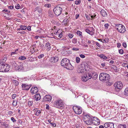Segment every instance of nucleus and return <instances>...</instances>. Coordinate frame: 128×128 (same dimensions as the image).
Here are the masks:
<instances>
[{
	"label": "nucleus",
	"instance_id": "obj_1",
	"mask_svg": "<svg viewBox=\"0 0 128 128\" xmlns=\"http://www.w3.org/2000/svg\"><path fill=\"white\" fill-rule=\"evenodd\" d=\"M61 64L62 66L68 70H72L73 68V67L70 63L69 60L66 58L62 60L61 62Z\"/></svg>",
	"mask_w": 128,
	"mask_h": 128
},
{
	"label": "nucleus",
	"instance_id": "obj_2",
	"mask_svg": "<svg viewBox=\"0 0 128 128\" xmlns=\"http://www.w3.org/2000/svg\"><path fill=\"white\" fill-rule=\"evenodd\" d=\"M110 75L106 73H101L99 76V79L100 81L106 82H108L110 80Z\"/></svg>",
	"mask_w": 128,
	"mask_h": 128
},
{
	"label": "nucleus",
	"instance_id": "obj_3",
	"mask_svg": "<svg viewBox=\"0 0 128 128\" xmlns=\"http://www.w3.org/2000/svg\"><path fill=\"white\" fill-rule=\"evenodd\" d=\"M88 64L85 63H83L81 64L80 68L77 70L78 73H82L85 71L89 70V68L88 66Z\"/></svg>",
	"mask_w": 128,
	"mask_h": 128
},
{
	"label": "nucleus",
	"instance_id": "obj_4",
	"mask_svg": "<svg viewBox=\"0 0 128 128\" xmlns=\"http://www.w3.org/2000/svg\"><path fill=\"white\" fill-rule=\"evenodd\" d=\"M114 90L116 92H119L122 88L123 85L121 81H118L115 83L114 85Z\"/></svg>",
	"mask_w": 128,
	"mask_h": 128
},
{
	"label": "nucleus",
	"instance_id": "obj_5",
	"mask_svg": "<svg viewBox=\"0 0 128 128\" xmlns=\"http://www.w3.org/2000/svg\"><path fill=\"white\" fill-rule=\"evenodd\" d=\"M64 104L63 101L61 100H56L54 102L53 106L58 108H62Z\"/></svg>",
	"mask_w": 128,
	"mask_h": 128
},
{
	"label": "nucleus",
	"instance_id": "obj_6",
	"mask_svg": "<svg viewBox=\"0 0 128 128\" xmlns=\"http://www.w3.org/2000/svg\"><path fill=\"white\" fill-rule=\"evenodd\" d=\"M118 32L122 33H124L126 31L124 26L122 25L118 24L115 26Z\"/></svg>",
	"mask_w": 128,
	"mask_h": 128
},
{
	"label": "nucleus",
	"instance_id": "obj_7",
	"mask_svg": "<svg viewBox=\"0 0 128 128\" xmlns=\"http://www.w3.org/2000/svg\"><path fill=\"white\" fill-rule=\"evenodd\" d=\"M62 10V8L60 6H57L53 9L54 13L56 16H58L60 15Z\"/></svg>",
	"mask_w": 128,
	"mask_h": 128
},
{
	"label": "nucleus",
	"instance_id": "obj_8",
	"mask_svg": "<svg viewBox=\"0 0 128 128\" xmlns=\"http://www.w3.org/2000/svg\"><path fill=\"white\" fill-rule=\"evenodd\" d=\"M72 108L76 114H80L82 113V110L80 107L74 106H73Z\"/></svg>",
	"mask_w": 128,
	"mask_h": 128
},
{
	"label": "nucleus",
	"instance_id": "obj_9",
	"mask_svg": "<svg viewBox=\"0 0 128 128\" xmlns=\"http://www.w3.org/2000/svg\"><path fill=\"white\" fill-rule=\"evenodd\" d=\"M92 78L91 74L89 72L86 74V75H84V76H82L81 79L82 81L86 82L89 79H91Z\"/></svg>",
	"mask_w": 128,
	"mask_h": 128
},
{
	"label": "nucleus",
	"instance_id": "obj_10",
	"mask_svg": "<svg viewBox=\"0 0 128 128\" xmlns=\"http://www.w3.org/2000/svg\"><path fill=\"white\" fill-rule=\"evenodd\" d=\"M114 124L112 122L106 123L104 124V126L106 128H114Z\"/></svg>",
	"mask_w": 128,
	"mask_h": 128
},
{
	"label": "nucleus",
	"instance_id": "obj_11",
	"mask_svg": "<svg viewBox=\"0 0 128 128\" xmlns=\"http://www.w3.org/2000/svg\"><path fill=\"white\" fill-rule=\"evenodd\" d=\"M5 66L4 65L2 66V64L1 63H0V72H7L9 71L8 69L5 68L4 69V68H5Z\"/></svg>",
	"mask_w": 128,
	"mask_h": 128
},
{
	"label": "nucleus",
	"instance_id": "obj_12",
	"mask_svg": "<svg viewBox=\"0 0 128 128\" xmlns=\"http://www.w3.org/2000/svg\"><path fill=\"white\" fill-rule=\"evenodd\" d=\"M52 99V97L49 94L46 95L43 99V101H50Z\"/></svg>",
	"mask_w": 128,
	"mask_h": 128
},
{
	"label": "nucleus",
	"instance_id": "obj_13",
	"mask_svg": "<svg viewBox=\"0 0 128 128\" xmlns=\"http://www.w3.org/2000/svg\"><path fill=\"white\" fill-rule=\"evenodd\" d=\"M58 56L52 57L50 60V62L51 63H54L58 61Z\"/></svg>",
	"mask_w": 128,
	"mask_h": 128
},
{
	"label": "nucleus",
	"instance_id": "obj_14",
	"mask_svg": "<svg viewBox=\"0 0 128 128\" xmlns=\"http://www.w3.org/2000/svg\"><path fill=\"white\" fill-rule=\"evenodd\" d=\"M31 85H30V86L28 85L27 84H22V86L23 90H28L30 88Z\"/></svg>",
	"mask_w": 128,
	"mask_h": 128
},
{
	"label": "nucleus",
	"instance_id": "obj_15",
	"mask_svg": "<svg viewBox=\"0 0 128 128\" xmlns=\"http://www.w3.org/2000/svg\"><path fill=\"white\" fill-rule=\"evenodd\" d=\"M11 63V65L13 68H15L16 69V68H17V63H18L15 60H12L10 62Z\"/></svg>",
	"mask_w": 128,
	"mask_h": 128
},
{
	"label": "nucleus",
	"instance_id": "obj_16",
	"mask_svg": "<svg viewBox=\"0 0 128 128\" xmlns=\"http://www.w3.org/2000/svg\"><path fill=\"white\" fill-rule=\"evenodd\" d=\"M40 98V96L39 94H37L34 95V96H33V98H32L34 100L38 101L39 100Z\"/></svg>",
	"mask_w": 128,
	"mask_h": 128
},
{
	"label": "nucleus",
	"instance_id": "obj_17",
	"mask_svg": "<svg viewBox=\"0 0 128 128\" xmlns=\"http://www.w3.org/2000/svg\"><path fill=\"white\" fill-rule=\"evenodd\" d=\"M7 58L6 56H5L4 57L1 58L0 61V62L2 64V65H4L5 66V64H6L5 62L7 59Z\"/></svg>",
	"mask_w": 128,
	"mask_h": 128
},
{
	"label": "nucleus",
	"instance_id": "obj_18",
	"mask_svg": "<svg viewBox=\"0 0 128 128\" xmlns=\"http://www.w3.org/2000/svg\"><path fill=\"white\" fill-rule=\"evenodd\" d=\"M92 118L91 119H88V120H84V122L86 124L88 125H90L92 124Z\"/></svg>",
	"mask_w": 128,
	"mask_h": 128
},
{
	"label": "nucleus",
	"instance_id": "obj_19",
	"mask_svg": "<svg viewBox=\"0 0 128 128\" xmlns=\"http://www.w3.org/2000/svg\"><path fill=\"white\" fill-rule=\"evenodd\" d=\"M16 70L21 71L24 70V69L23 65H21L17 66V68H16Z\"/></svg>",
	"mask_w": 128,
	"mask_h": 128
},
{
	"label": "nucleus",
	"instance_id": "obj_20",
	"mask_svg": "<svg viewBox=\"0 0 128 128\" xmlns=\"http://www.w3.org/2000/svg\"><path fill=\"white\" fill-rule=\"evenodd\" d=\"M92 78L94 80H96L97 78L98 75L95 72H92V74H91Z\"/></svg>",
	"mask_w": 128,
	"mask_h": 128
},
{
	"label": "nucleus",
	"instance_id": "obj_21",
	"mask_svg": "<svg viewBox=\"0 0 128 128\" xmlns=\"http://www.w3.org/2000/svg\"><path fill=\"white\" fill-rule=\"evenodd\" d=\"M83 116L84 117V120H88V119H91V118H92L90 116L89 114H84V113L83 114Z\"/></svg>",
	"mask_w": 128,
	"mask_h": 128
},
{
	"label": "nucleus",
	"instance_id": "obj_22",
	"mask_svg": "<svg viewBox=\"0 0 128 128\" xmlns=\"http://www.w3.org/2000/svg\"><path fill=\"white\" fill-rule=\"evenodd\" d=\"M46 50L47 51H48L50 50L51 48L50 44L48 42L46 43Z\"/></svg>",
	"mask_w": 128,
	"mask_h": 128
},
{
	"label": "nucleus",
	"instance_id": "obj_23",
	"mask_svg": "<svg viewBox=\"0 0 128 128\" xmlns=\"http://www.w3.org/2000/svg\"><path fill=\"white\" fill-rule=\"evenodd\" d=\"M101 15L104 16H107V13L106 11L104 10H102L100 11Z\"/></svg>",
	"mask_w": 128,
	"mask_h": 128
},
{
	"label": "nucleus",
	"instance_id": "obj_24",
	"mask_svg": "<svg viewBox=\"0 0 128 128\" xmlns=\"http://www.w3.org/2000/svg\"><path fill=\"white\" fill-rule=\"evenodd\" d=\"M100 120L99 119L97 120H92V124L96 125H98L100 124Z\"/></svg>",
	"mask_w": 128,
	"mask_h": 128
},
{
	"label": "nucleus",
	"instance_id": "obj_25",
	"mask_svg": "<svg viewBox=\"0 0 128 128\" xmlns=\"http://www.w3.org/2000/svg\"><path fill=\"white\" fill-rule=\"evenodd\" d=\"M69 20L68 19L65 18L62 22V23L64 24V25L65 26H68V22Z\"/></svg>",
	"mask_w": 128,
	"mask_h": 128
},
{
	"label": "nucleus",
	"instance_id": "obj_26",
	"mask_svg": "<svg viewBox=\"0 0 128 128\" xmlns=\"http://www.w3.org/2000/svg\"><path fill=\"white\" fill-rule=\"evenodd\" d=\"M35 11H37L39 13H41L42 12V10L40 6H37L35 9Z\"/></svg>",
	"mask_w": 128,
	"mask_h": 128
},
{
	"label": "nucleus",
	"instance_id": "obj_27",
	"mask_svg": "<svg viewBox=\"0 0 128 128\" xmlns=\"http://www.w3.org/2000/svg\"><path fill=\"white\" fill-rule=\"evenodd\" d=\"M18 49H16L14 52H11L10 55L11 56H12L13 55H15L18 54Z\"/></svg>",
	"mask_w": 128,
	"mask_h": 128
},
{
	"label": "nucleus",
	"instance_id": "obj_28",
	"mask_svg": "<svg viewBox=\"0 0 128 128\" xmlns=\"http://www.w3.org/2000/svg\"><path fill=\"white\" fill-rule=\"evenodd\" d=\"M38 92V89L37 87H34V90H32V94H35Z\"/></svg>",
	"mask_w": 128,
	"mask_h": 128
},
{
	"label": "nucleus",
	"instance_id": "obj_29",
	"mask_svg": "<svg viewBox=\"0 0 128 128\" xmlns=\"http://www.w3.org/2000/svg\"><path fill=\"white\" fill-rule=\"evenodd\" d=\"M27 28L26 26H20V28H19L18 29V30H26Z\"/></svg>",
	"mask_w": 128,
	"mask_h": 128
},
{
	"label": "nucleus",
	"instance_id": "obj_30",
	"mask_svg": "<svg viewBox=\"0 0 128 128\" xmlns=\"http://www.w3.org/2000/svg\"><path fill=\"white\" fill-rule=\"evenodd\" d=\"M85 31L88 33L90 35L92 36L93 34V33L92 31H90L89 29H86L85 30Z\"/></svg>",
	"mask_w": 128,
	"mask_h": 128
},
{
	"label": "nucleus",
	"instance_id": "obj_31",
	"mask_svg": "<svg viewBox=\"0 0 128 128\" xmlns=\"http://www.w3.org/2000/svg\"><path fill=\"white\" fill-rule=\"evenodd\" d=\"M76 33L80 37L82 38L83 37L82 34V32H81L78 30L76 32Z\"/></svg>",
	"mask_w": 128,
	"mask_h": 128
},
{
	"label": "nucleus",
	"instance_id": "obj_32",
	"mask_svg": "<svg viewBox=\"0 0 128 128\" xmlns=\"http://www.w3.org/2000/svg\"><path fill=\"white\" fill-rule=\"evenodd\" d=\"M124 94L126 96H128V88H126L125 89Z\"/></svg>",
	"mask_w": 128,
	"mask_h": 128
},
{
	"label": "nucleus",
	"instance_id": "obj_33",
	"mask_svg": "<svg viewBox=\"0 0 128 128\" xmlns=\"http://www.w3.org/2000/svg\"><path fill=\"white\" fill-rule=\"evenodd\" d=\"M126 125L125 124H120L118 126V128H126Z\"/></svg>",
	"mask_w": 128,
	"mask_h": 128
},
{
	"label": "nucleus",
	"instance_id": "obj_34",
	"mask_svg": "<svg viewBox=\"0 0 128 128\" xmlns=\"http://www.w3.org/2000/svg\"><path fill=\"white\" fill-rule=\"evenodd\" d=\"M13 82L14 83V84H15V85L16 86H17L18 85V82L17 80H14Z\"/></svg>",
	"mask_w": 128,
	"mask_h": 128
},
{
	"label": "nucleus",
	"instance_id": "obj_35",
	"mask_svg": "<svg viewBox=\"0 0 128 128\" xmlns=\"http://www.w3.org/2000/svg\"><path fill=\"white\" fill-rule=\"evenodd\" d=\"M80 60V59L78 56L76 57V61L77 63H79Z\"/></svg>",
	"mask_w": 128,
	"mask_h": 128
},
{
	"label": "nucleus",
	"instance_id": "obj_36",
	"mask_svg": "<svg viewBox=\"0 0 128 128\" xmlns=\"http://www.w3.org/2000/svg\"><path fill=\"white\" fill-rule=\"evenodd\" d=\"M48 15L51 17H53L54 15L52 12L51 11H49L48 12Z\"/></svg>",
	"mask_w": 128,
	"mask_h": 128
},
{
	"label": "nucleus",
	"instance_id": "obj_37",
	"mask_svg": "<svg viewBox=\"0 0 128 128\" xmlns=\"http://www.w3.org/2000/svg\"><path fill=\"white\" fill-rule=\"evenodd\" d=\"M17 102L16 100H14L12 103L13 105L14 106H16L17 104Z\"/></svg>",
	"mask_w": 128,
	"mask_h": 128
},
{
	"label": "nucleus",
	"instance_id": "obj_38",
	"mask_svg": "<svg viewBox=\"0 0 128 128\" xmlns=\"http://www.w3.org/2000/svg\"><path fill=\"white\" fill-rule=\"evenodd\" d=\"M41 113V112L40 110H38L36 111V113L35 115L36 116H38Z\"/></svg>",
	"mask_w": 128,
	"mask_h": 128
},
{
	"label": "nucleus",
	"instance_id": "obj_39",
	"mask_svg": "<svg viewBox=\"0 0 128 128\" xmlns=\"http://www.w3.org/2000/svg\"><path fill=\"white\" fill-rule=\"evenodd\" d=\"M81 2L80 0H77L75 2V3L76 4H80Z\"/></svg>",
	"mask_w": 128,
	"mask_h": 128
},
{
	"label": "nucleus",
	"instance_id": "obj_40",
	"mask_svg": "<svg viewBox=\"0 0 128 128\" xmlns=\"http://www.w3.org/2000/svg\"><path fill=\"white\" fill-rule=\"evenodd\" d=\"M1 125L2 126H4L5 128H7L8 126V125L7 124H6L4 122H2L1 124Z\"/></svg>",
	"mask_w": 128,
	"mask_h": 128
},
{
	"label": "nucleus",
	"instance_id": "obj_41",
	"mask_svg": "<svg viewBox=\"0 0 128 128\" xmlns=\"http://www.w3.org/2000/svg\"><path fill=\"white\" fill-rule=\"evenodd\" d=\"M60 19H63L64 18L65 14H60Z\"/></svg>",
	"mask_w": 128,
	"mask_h": 128
},
{
	"label": "nucleus",
	"instance_id": "obj_42",
	"mask_svg": "<svg viewBox=\"0 0 128 128\" xmlns=\"http://www.w3.org/2000/svg\"><path fill=\"white\" fill-rule=\"evenodd\" d=\"M77 40L76 39L74 38L73 39L72 42L73 43L76 44L77 43Z\"/></svg>",
	"mask_w": 128,
	"mask_h": 128
},
{
	"label": "nucleus",
	"instance_id": "obj_43",
	"mask_svg": "<svg viewBox=\"0 0 128 128\" xmlns=\"http://www.w3.org/2000/svg\"><path fill=\"white\" fill-rule=\"evenodd\" d=\"M68 36L70 38H72L73 37L74 35L71 34H69L68 35Z\"/></svg>",
	"mask_w": 128,
	"mask_h": 128
},
{
	"label": "nucleus",
	"instance_id": "obj_44",
	"mask_svg": "<svg viewBox=\"0 0 128 128\" xmlns=\"http://www.w3.org/2000/svg\"><path fill=\"white\" fill-rule=\"evenodd\" d=\"M26 58L25 56H19V59L20 60H24Z\"/></svg>",
	"mask_w": 128,
	"mask_h": 128
},
{
	"label": "nucleus",
	"instance_id": "obj_45",
	"mask_svg": "<svg viewBox=\"0 0 128 128\" xmlns=\"http://www.w3.org/2000/svg\"><path fill=\"white\" fill-rule=\"evenodd\" d=\"M10 67V66H9L8 64H5V68H4V69L5 68H6L8 69L9 70L10 69H9V68Z\"/></svg>",
	"mask_w": 128,
	"mask_h": 128
},
{
	"label": "nucleus",
	"instance_id": "obj_46",
	"mask_svg": "<svg viewBox=\"0 0 128 128\" xmlns=\"http://www.w3.org/2000/svg\"><path fill=\"white\" fill-rule=\"evenodd\" d=\"M93 42H94V43H95L96 45L98 47H100V44L98 43L97 42H94V41Z\"/></svg>",
	"mask_w": 128,
	"mask_h": 128
},
{
	"label": "nucleus",
	"instance_id": "obj_47",
	"mask_svg": "<svg viewBox=\"0 0 128 128\" xmlns=\"http://www.w3.org/2000/svg\"><path fill=\"white\" fill-rule=\"evenodd\" d=\"M15 8L17 9H18L20 8V6L19 4H17L15 6Z\"/></svg>",
	"mask_w": 128,
	"mask_h": 128
},
{
	"label": "nucleus",
	"instance_id": "obj_48",
	"mask_svg": "<svg viewBox=\"0 0 128 128\" xmlns=\"http://www.w3.org/2000/svg\"><path fill=\"white\" fill-rule=\"evenodd\" d=\"M33 4H34L36 6H37L38 5V2H37V1H36V0H34V1H33Z\"/></svg>",
	"mask_w": 128,
	"mask_h": 128
},
{
	"label": "nucleus",
	"instance_id": "obj_49",
	"mask_svg": "<svg viewBox=\"0 0 128 128\" xmlns=\"http://www.w3.org/2000/svg\"><path fill=\"white\" fill-rule=\"evenodd\" d=\"M119 52L120 54H122L124 53V50L122 49H121L119 50Z\"/></svg>",
	"mask_w": 128,
	"mask_h": 128
},
{
	"label": "nucleus",
	"instance_id": "obj_50",
	"mask_svg": "<svg viewBox=\"0 0 128 128\" xmlns=\"http://www.w3.org/2000/svg\"><path fill=\"white\" fill-rule=\"evenodd\" d=\"M102 42H105V43H107L108 42V40L107 39H105L103 41H102Z\"/></svg>",
	"mask_w": 128,
	"mask_h": 128
},
{
	"label": "nucleus",
	"instance_id": "obj_51",
	"mask_svg": "<svg viewBox=\"0 0 128 128\" xmlns=\"http://www.w3.org/2000/svg\"><path fill=\"white\" fill-rule=\"evenodd\" d=\"M28 105L29 106H31L32 105V101H29L28 102Z\"/></svg>",
	"mask_w": 128,
	"mask_h": 128
},
{
	"label": "nucleus",
	"instance_id": "obj_52",
	"mask_svg": "<svg viewBox=\"0 0 128 128\" xmlns=\"http://www.w3.org/2000/svg\"><path fill=\"white\" fill-rule=\"evenodd\" d=\"M11 120L14 122H16V120L14 119V118L13 117H12L11 118Z\"/></svg>",
	"mask_w": 128,
	"mask_h": 128
},
{
	"label": "nucleus",
	"instance_id": "obj_53",
	"mask_svg": "<svg viewBox=\"0 0 128 128\" xmlns=\"http://www.w3.org/2000/svg\"><path fill=\"white\" fill-rule=\"evenodd\" d=\"M104 26L106 28V29H107L108 28L109 26V24H105L104 25Z\"/></svg>",
	"mask_w": 128,
	"mask_h": 128
},
{
	"label": "nucleus",
	"instance_id": "obj_54",
	"mask_svg": "<svg viewBox=\"0 0 128 128\" xmlns=\"http://www.w3.org/2000/svg\"><path fill=\"white\" fill-rule=\"evenodd\" d=\"M50 124L51 125L54 127H55L56 126V124L54 122H51V123H50Z\"/></svg>",
	"mask_w": 128,
	"mask_h": 128
},
{
	"label": "nucleus",
	"instance_id": "obj_55",
	"mask_svg": "<svg viewBox=\"0 0 128 128\" xmlns=\"http://www.w3.org/2000/svg\"><path fill=\"white\" fill-rule=\"evenodd\" d=\"M38 110V109L37 108H36L33 110V111L34 112V114L35 115L36 113V111Z\"/></svg>",
	"mask_w": 128,
	"mask_h": 128
},
{
	"label": "nucleus",
	"instance_id": "obj_56",
	"mask_svg": "<svg viewBox=\"0 0 128 128\" xmlns=\"http://www.w3.org/2000/svg\"><path fill=\"white\" fill-rule=\"evenodd\" d=\"M16 94H14L12 96V98L13 99H14L15 98H16Z\"/></svg>",
	"mask_w": 128,
	"mask_h": 128
},
{
	"label": "nucleus",
	"instance_id": "obj_57",
	"mask_svg": "<svg viewBox=\"0 0 128 128\" xmlns=\"http://www.w3.org/2000/svg\"><path fill=\"white\" fill-rule=\"evenodd\" d=\"M102 60L104 59V60H106L107 58L106 56H100Z\"/></svg>",
	"mask_w": 128,
	"mask_h": 128
},
{
	"label": "nucleus",
	"instance_id": "obj_58",
	"mask_svg": "<svg viewBox=\"0 0 128 128\" xmlns=\"http://www.w3.org/2000/svg\"><path fill=\"white\" fill-rule=\"evenodd\" d=\"M122 46L124 48H126V43L123 42L122 43Z\"/></svg>",
	"mask_w": 128,
	"mask_h": 128
},
{
	"label": "nucleus",
	"instance_id": "obj_59",
	"mask_svg": "<svg viewBox=\"0 0 128 128\" xmlns=\"http://www.w3.org/2000/svg\"><path fill=\"white\" fill-rule=\"evenodd\" d=\"M98 119H99L98 118L96 117H94L92 119V120H98Z\"/></svg>",
	"mask_w": 128,
	"mask_h": 128
},
{
	"label": "nucleus",
	"instance_id": "obj_60",
	"mask_svg": "<svg viewBox=\"0 0 128 128\" xmlns=\"http://www.w3.org/2000/svg\"><path fill=\"white\" fill-rule=\"evenodd\" d=\"M18 123L19 124H22V121L21 120L19 119L18 120Z\"/></svg>",
	"mask_w": 128,
	"mask_h": 128
},
{
	"label": "nucleus",
	"instance_id": "obj_61",
	"mask_svg": "<svg viewBox=\"0 0 128 128\" xmlns=\"http://www.w3.org/2000/svg\"><path fill=\"white\" fill-rule=\"evenodd\" d=\"M72 50H79V48H72Z\"/></svg>",
	"mask_w": 128,
	"mask_h": 128
},
{
	"label": "nucleus",
	"instance_id": "obj_62",
	"mask_svg": "<svg viewBox=\"0 0 128 128\" xmlns=\"http://www.w3.org/2000/svg\"><path fill=\"white\" fill-rule=\"evenodd\" d=\"M13 114V112L11 111H9L8 112V114L12 115Z\"/></svg>",
	"mask_w": 128,
	"mask_h": 128
},
{
	"label": "nucleus",
	"instance_id": "obj_63",
	"mask_svg": "<svg viewBox=\"0 0 128 128\" xmlns=\"http://www.w3.org/2000/svg\"><path fill=\"white\" fill-rule=\"evenodd\" d=\"M85 16L86 17V18L88 20H90V17L89 16H88L87 14H85Z\"/></svg>",
	"mask_w": 128,
	"mask_h": 128
},
{
	"label": "nucleus",
	"instance_id": "obj_64",
	"mask_svg": "<svg viewBox=\"0 0 128 128\" xmlns=\"http://www.w3.org/2000/svg\"><path fill=\"white\" fill-rule=\"evenodd\" d=\"M31 27L30 26H28L27 28V30H28L29 31H30L31 30Z\"/></svg>",
	"mask_w": 128,
	"mask_h": 128
}]
</instances>
